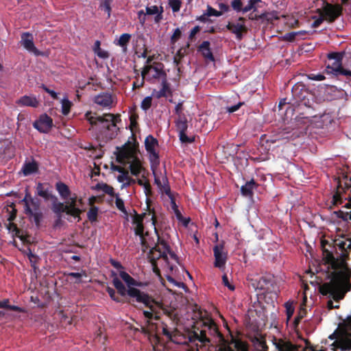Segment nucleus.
<instances>
[{"mask_svg":"<svg viewBox=\"0 0 351 351\" xmlns=\"http://www.w3.org/2000/svg\"><path fill=\"white\" fill-rule=\"evenodd\" d=\"M325 261L329 265L328 269L333 271L328 275L330 281L319 287V291L323 295H328L336 302L342 300L347 292L351 290V269L344 258H335L331 252L325 250Z\"/></svg>","mask_w":351,"mask_h":351,"instance_id":"nucleus-1","label":"nucleus"},{"mask_svg":"<svg viewBox=\"0 0 351 351\" xmlns=\"http://www.w3.org/2000/svg\"><path fill=\"white\" fill-rule=\"evenodd\" d=\"M84 116L90 125L88 130L94 132L97 139L101 138L107 142L115 138L118 135L119 128L117 123L121 122L119 114L105 113L103 116L94 117L92 116V112L88 111Z\"/></svg>","mask_w":351,"mask_h":351,"instance_id":"nucleus-2","label":"nucleus"},{"mask_svg":"<svg viewBox=\"0 0 351 351\" xmlns=\"http://www.w3.org/2000/svg\"><path fill=\"white\" fill-rule=\"evenodd\" d=\"M205 328H208V335L218 337L221 341L224 339L214 320L210 317H207L197 322L193 325L192 330H188L186 335L188 342L192 345L194 344L196 347H198V342L201 343L200 347L209 343L210 341L206 335ZM197 350L198 351V348H197Z\"/></svg>","mask_w":351,"mask_h":351,"instance_id":"nucleus-3","label":"nucleus"},{"mask_svg":"<svg viewBox=\"0 0 351 351\" xmlns=\"http://www.w3.org/2000/svg\"><path fill=\"white\" fill-rule=\"evenodd\" d=\"M293 97V111L295 119H308L313 117L311 113L313 95L302 84H295L291 90Z\"/></svg>","mask_w":351,"mask_h":351,"instance_id":"nucleus-4","label":"nucleus"},{"mask_svg":"<svg viewBox=\"0 0 351 351\" xmlns=\"http://www.w3.org/2000/svg\"><path fill=\"white\" fill-rule=\"evenodd\" d=\"M119 276L127 285L128 287V295L132 298L133 301L141 303L144 306L149 305L150 302L153 303L152 297L151 295L134 287L139 286L140 283L126 271H121L119 272Z\"/></svg>","mask_w":351,"mask_h":351,"instance_id":"nucleus-5","label":"nucleus"},{"mask_svg":"<svg viewBox=\"0 0 351 351\" xmlns=\"http://www.w3.org/2000/svg\"><path fill=\"white\" fill-rule=\"evenodd\" d=\"M22 202L24 204V213L29 221L34 223L37 228H39L43 218V213L40 210V199L32 197L27 190Z\"/></svg>","mask_w":351,"mask_h":351,"instance_id":"nucleus-6","label":"nucleus"},{"mask_svg":"<svg viewBox=\"0 0 351 351\" xmlns=\"http://www.w3.org/2000/svg\"><path fill=\"white\" fill-rule=\"evenodd\" d=\"M153 303L145 306L149 310H144L143 314L145 318L154 319L158 321L160 319L162 313L166 315L171 320L175 322L178 319L176 310L171 307L165 306L162 302H158L152 298Z\"/></svg>","mask_w":351,"mask_h":351,"instance_id":"nucleus-7","label":"nucleus"},{"mask_svg":"<svg viewBox=\"0 0 351 351\" xmlns=\"http://www.w3.org/2000/svg\"><path fill=\"white\" fill-rule=\"evenodd\" d=\"M344 52H332L328 55V62L326 66V71L337 76H351V71L345 69L342 66V59Z\"/></svg>","mask_w":351,"mask_h":351,"instance_id":"nucleus-8","label":"nucleus"},{"mask_svg":"<svg viewBox=\"0 0 351 351\" xmlns=\"http://www.w3.org/2000/svg\"><path fill=\"white\" fill-rule=\"evenodd\" d=\"M134 143L128 141L122 147L119 149V153L117 156V161L121 164H125L126 160L133 159L136 156V139L132 134Z\"/></svg>","mask_w":351,"mask_h":351,"instance_id":"nucleus-9","label":"nucleus"},{"mask_svg":"<svg viewBox=\"0 0 351 351\" xmlns=\"http://www.w3.org/2000/svg\"><path fill=\"white\" fill-rule=\"evenodd\" d=\"M176 130L178 132V137L182 143L190 144L195 142V136H188L186 131L188 130V121L185 116H180L176 121Z\"/></svg>","mask_w":351,"mask_h":351,"instance_id":"nucleus-10","label":"nucleus"},{"mask_svg":"<svg viewBox=\"0 0 351 351\" xmlns=\"http://www.w3.org/2000/svg\"><path fill=\"white\" fill-rule=\"evenodd\" d=\"M348 195L345 197L346 199H348V202L345 205L347 208H351V178L346 182L343 187L341 184L340 181L338 182V185L335 193L333 195V204H340L342 203L341 195L342 193L347 194Z\"/></svg>","mask_w":351,"mask_h":351,"instance_id":"nucleus-11","label":"nucleus"},{"mask_svg":"<svg viewBox=\"0 0 351 351\" xmlns=\"http://www.w3.org/2000/svg\"><path fill=\"white\" fill-rule=\"evenodd\" d=\"M246 19L244 17H239L237 21L228 22L226 27L232 34H235L236 38L241 40L243 34L247 32V27L245 25Z\"/></svg>","mask_w":351,"mask_h":351,"instance_id":"nucleus-12","label":"nucleus"},{"mask_svg":"<svg viewBox=\"0 0 351 351\" xmlns=\"http://www.w3.org/2000/svg\"><path fill=\"white\" fill-rule=\"evenodd\" d=\"M342 11L343 8L339 4L326 3L322 8V16L328 23H333L342 14Z\"/></svg>","mask_w":351,"mask_h":351,"instance_id":"nucleus-13","label":"nucleus"},{"mask_svg":"<svg viewBox=\"0 0 351 351\" xmlns=\"http://www.w3.org/2000/svg\"><path fill=\"white\" fill-rule=\"evenodd\" d=\"M164 65L160 62H154L152 65H145L141 71V76L143 78L148 75L150 71H153L152 78L159 79L167 77L166 72L163 69Z\"/></svg>","mask_w":351,"mask_h":351,"instance_id":"nucleus-14","label":"nucleus"},{"mask_svg":"<svg viewBox=\"0 0 351 351\" xmlns=\"http://www.w3.org/2000/svg\"><path fill=\"white\" fill-rule=\"evenodd\" d=\"M213 253L215 256L214 266L220 269H223L228 259V253L225 251L223 243L215 245Z\"/></svg>","mask_w":351,"mask_h":351,"instance_id":"nucleus-15","label":"nucleus"},{"mask_svg":"<svg viewBox=\"0 0 351 351\" xmlns=\"http://www.w3.org/2000/svg\"><path fill=\"white\" fill-rule=\"evenodd\" d=\"M33 126L41 133H48L53 127V119L47 114H43L33 123Z\"/></svg>","mask_w":351,"mask_h":351,"instance_id":"nucleus-16","label":"nucleus"},{"mask_svg":"<svg viewBox=\"0 0 351 351\" xmlns=\"http://www.w3.org/2000/svg\"><path fill=\"white\" fill-rule=\"evenodd\" d=\"M21 45L29 52L34 53L35 56H40L42 53L35 47L34 43V38L32 34L24 32L21 35Z\"/></svg>","mask_w":351,"mask_h":351,"instance_id":"nucleus-17","label":"nucleus"},{"mask_svg":"<svg viewBox=\"0 0 351 351\" xmlns=\"http://www.w3.org/2000/svg\"><path fill=\"white\" fill-rule=\"evenodd\" d=\"M145 325L141 326L140 329H136V330L141 331L145 335L147 336L149 339L152 337L156 339L157 341L158 340L157 336V326L155 323L152 322V320L153 319L146 318Z\"/></svg>","mask_w":351,"mask_h":351,"instance_id":"nucleus-18","label":"nucleus"},{"mask_svg":"<svg viewBox=\"0 0 351 351\" xmlns=\"http://www.w3.org/2000/svg\"><path fill=\"white\" fill-rule=\"evenodd\" d=\"M147 257L149 262H156L157 260L162 258L166 262L168 260L166 250H163L158 246V245H154V246L149 250Z\"/></svg>","mask_w":351,"mask_h":351,"instance_id":"nucleus-19","label":"nucleus"},{"mask_svg":"<svg viewBox=\"0 0 351 351\" xmlns=\"http://www.w3.org/2000/svg\"><path fill=\"white\" fill-rule=\"evenodd\" d=\"M94 102L104 108H110L113 102L112 95L108 92H103L94 97Z\"/></svg>","mask_w":351,"mask_h":351,"instance_id":"nucleus-20","label":"nucleus"},{"mask_svg":"<svg viewBox=\"0 0 351 351\" xmlns=\"http://www.w3.org/2000/svg\"><path fill=\"white\" fill-rule=\"evenodd\" d=\"M197 51L199 52L203 58L209 62H215V59L210 49V43L208 40L203 41L197 47Z\"/></svg>","mask_w":351,"mask_h":351,"instance_id":"nucleus-21","label":"nucleus"},{"mask_svg":"<svg viewBox=\"0 0 351 351\" xmlns=\"http://www.w3.org/2000/svg\"><path fill=\"white\" fill-rule=\"evenodd\" d=\"M161 89L158 91L154 90L153 95L157 98L167 97L172 96L173 92L170 86V84L168 82L167 77L163 78L161 80Z\"/></svg>","mask_w":351,"mask_h":351,"instance_id":"nucleus-22","label":"nucleus"},{"mask_svg":"<svg viewBox=\"0 0 351 351\" xmlns=\"http://www.w3.org/2000/svg\"><path fill=\"white\" fill-rule=\"evenodd\" d=\"M68 208L67 215L75 218H78V221L81 219L80 215L82 210L77 206V197H72L68 203L65 204Z\"/></svg>","mask_w":351,"mask_h":351,"instance_id":"nucleus-23","label":"nucleus"},{"mask_svg":"<svg viewBox=\"0 0 351 351\" xmlns=\"http://www.w3.org/2000/svg\"><path fill=\"white\" fill-rule=\"evenodd\" d=\"M273 284L272 277L268 276H262L258 280H256L252 285L256 289H260L264 291H268Z\"/></svg>","mask_w":351,"mask_h":351,"instance_id":"nucleus-24","label":"nucleus"},{"mask_svg":"<svg viewBox=\"0 0 351 351\" xmlns=\"http://www.w3.org/2000/svg\"><path fill=\"white\" fill-rule=\"evenodd\" d=\"M258 184L254 179L247 182L241 187V193L243 196L252 197L254 195V190L256 189Z\"/></svg>","mask_w":351,"mask_h":351,"instance_id":"nucleus-25","label":"nucleus"},{"mask_svg":"<svg viewBox=\"0 0 351 351\" xmlns=\"http://www.w3.org/2000/svg\"><path fill=\"white\" fill-rule=\"evenodd\" d=\"M147 215L151 216L150 220L152 221V225L155 226L156 217L154 210H149L148 213H145L143 215H139L135 212V215L132 219V223L135 226L143 223V218Z\"/></svg>","mask_w":351,"mask_h":351,"instance_id":"nucleus-26","label":"nucleus"},{"mask_svg":"<svg viewBox=\"0 0 351 351\" xmlns=\"http://www.w3.org/2000/svg\"><path fill=\"white\" fill-rule=\"evenodd\" d=\"M52 211L59 217V220H61L62 213H65L67 215L68 208L66 205L62 202H58V198L52 200Z\"/></svg>","mask_w":351,"mask_h":351,"instance_id":"nucleus-27","label":"nucleus"},{"mask_svg":"<svg viewBox=\"0 0 351 351\" xmlns=\"http://www.w3.org/2000/svg\"><path fill=\"white\" fill-rule=\"evenodd\" d=\"M16 104L19 106H29L33 108L38 107L39 102L35 97L24 95L16 101Z\"/></svg>","mask_w":351,"mask_h":351,"instance_id":"nucleus-28","label":"nucleus"},{"mask_svg":"<svg viewBox=\"0 0 351 351\" xmlns=\"http://www.w3.org/2000/svg\"><path fill=\"white\" fill-rule=\"evenodd\" d=\"M38 171V164L35 160H32V162L25 161L23 164L21 171L25 176L35 173Z\"/></svg>","mask_w":351,"mask_h":351,"instance_id":"nucleus-29","label":"nucleus"},{"mask_svg":"<svg viewBox=\"0 0 351 351\" xmlns=\"http://www.w3.org/2000/svg\"><path fill=\"white\" fill-rule=\"evenodd\" d=\"M276 347L278 351H298L300 346L293 344L291 341H286L280 339L278 343H276Z\"/></svg>","mask_w":351,"mask_h":351,"instance_id":"nucleus-30","label":"nucleus"},{"mask_svg":"<svg viewBox=\"0 0 351 351\" xmlns=\"http://www.w3.org/2000/svg\"><path fill=\"white\" fill-rule=\"evenodd\" d=\"M132 161L129 166L131 173L134 176H138L145 169L142 166L141 162L138 157L131 159Z\"/></svg>","mask_w":351,"mask_h":351,"instance_id":"nucleus-31","label":"nucleus"},{"mask_svg":"<svg viewBox=\"0 0 351 351\" xmlns=\"http://www.w3.org/2000/svg\"><path fill=\"white\" fill-rule=\"evenodd\" d=\"M234 348L237 350H233L229 346L223 345L217 351H248L247 345L240 340H237L234 342Z\"/></svg>","mask_w":351,"mask_h":351,"instance_id":"nucleus-32","label":"nucleus"},{"mask_svg":"<svg viewBox=\"0 0 351 351\" xmlns=\"http://www.w3.org/2000/svg\"><path fill=\"white\" fill-rule=\"evenodd\" d=\"M253 342L256 351H268V346L264 337L261 335L255 337Z\"/></svg>","mask_w":351,"mask_h":351,"instance_id":"nucleus-33","label":"nucleus"},{"mask_svg":"<svg viewBox=\"0 0 351 351\" xmlns=\"http://www.w3.org/2000/svg\"><path fill=\"white\" fill-rule=\"evenodd\" d=\"M56 189L60 197L64 199H67L71 195L69 186L62 182H58L56 184Z\"/></svg>","mask_w":351,"mask_h":351,"instance_id":"nucleus-34","label":"nucleus"},{"mask_svg":"<svg viewBox=\"0 0 351 351\" xmlns=\"http://www.w3.org/2000/svg\"><path fill=\"white\" fill-rule=\"evenodd\" d=\"M303 134V131H298L294 129L291 132L288 128H285L280 132V136L282 139L293 140Z\"/></svg>","mask_w":351,"mask_h":351,"instance_id":"nucleus-35","label":"nucleus"},{"mask_svg":"<svg viewBox=\"0 0 351 351\" xmlns=\"http://www.w3.org/2000/svg\"><path fill=\"white\" fill-rule=\"evenodd\" d=\"M159 190L162 193L166 194L172 202L174 203L173 195L171 193L169 180L166 176H162V186L160 187Z\"/></svg>","mask_w":351,"mask_h":351,"instance_id":"nucleus-36","label":"nucleus"},{"mask_svg":"<svg viewBox=\"0 0 351 351\" xmlns=\"http://www.w3.org/2000/svg\"><path fill=\"white\" fill-rule=\"evenodd\" d=\"M112 284L115 289L117 290L119 294L121 296H125L128 295V289L123 284L121 280L118 277H114L112 280Z\"/></svg>","mask_w":351,"mask_h":351,"instance_id":"nucleus-37","label":"nucleus"},{"mask_svg":"<svg viewBox=\"0 0 351 351\" xmlns=\"http://www.w3.org/2000/svg\"><path fill=\"white\" fill-rule=\"evenodd\" d=\"M95 189L102 191L104 193L114 197L117 193H114V188L106 183H98L95 186Z\"/></svg>","mask_w":351,"mask_h":351,"instance_id":"nucleus-38","label":"nucleus"},{"mask_svg":"<svg viewBox=\"0 0 351 351\" xmlns=\"http://www.w3.org/2000/svg\"><path fill=\"white\" fill-rule=\"evenodd\" d=\"M158 145V142L152 135H149L145 140V147L147 152L155 150V147Z\"/></svg>","mask_w":351,"mask_h":351,"instance_id":"nucleus-39","label":"nucleus"},{"mask_svg":"<svg viewBox=\"0 0 351 351\" xmlns=\"http://www.w3.org/2000/svg\"><path fill=\"white\" fill-rule=\"evenodd\" d=\"M7 228L9 232L14 234V236L19 237L21 241H25V238L23 234H21V230L17 227L16 224L12 223V221L9 222L7 224Z\"/></svg>","mask_w":351,"mask_h":351,"instance_id":"nucleus-40","label":"nucleus"},{"mask_svg":"<svg viewBox=\"0 0 351 351\" xmlns=\"http://www.w3.org/2000/svg\"><path fill=\"white\" fill-rule=\"evenodd\" d=\"M154 232L156 234L157 236V242L154 243V245H158L159 247L163 250H169V245L167 243V242L165 240L164 238H162L159 234L157 228H156V226H154Z\"/></svg>","mask_w":351,"mask_h":351,"instance_id":"nucleus-41","label":"nucleus"},{"mask_svg":"<svg viewBox=\"0 0 351 351\" xmlns=\"http://www.w3.org/2000/svg\"><path fill=\"white\" fill-rule=\"evenodd\" d=\"M258 4H254V8L252 10V12L249 14V19L250 20H259L264 19L266 16L265 13H259L258 11Z\"/></svg>","mask_w":351,"mask_h":351,"instance_id":"nucleus-42","label":"nucleus"},{"mask_svg":"<svg viewBox=\"0 0 351 351\" xmlns=\"http://www.w3.org/2000/svg\"><path fill=\"white\" fill-rule=\"evenodd\" d=\"M131 38V35L128 33L123 34L120 36L119 39L117 43V45L126 49L128 43Z\"/></svg>","mask_w":351,"mask_h":351,"instance_id":"nucleus-43","label":"nucleus"},{"mask_svg":"<svg viewBox=\"0 0 351 351\" xmlns=\"http://www.w3.org/2000/svg\"><path fill=\"white\" fill-rule=\"evenodd\" d=\"M98 208L97 206H92L87 213V217L90 222L97 221Z\"/></svg>","mask_w":351,"mask_h":351,"instance_id":"nucleus-44","label":"nucleus"},{"mask_svg":"<svg viewBox=\"0 0 351 351\" xmlns=\"http://www.w3.org/2000/svg\"><path fill=\"white\" fill-rule=\"evenodd\" d=\"M162 334L169 340L173 342L178 343L176 339V335L173 332L169 330L167 325L162 323Z\"/></svg>","mask_w":351,"mask_h":351,"instance_id":"nucleus-45","label":"nucleus"},{"mask_svg":"<svg viewBox=\"0 0 351 351\" xmlns=\"http://www.w3.org/2000/svg\"><path fill=\"white\" fill-rule=\"evenodd\" d=\"M230 5L236 12H243V4L242 0H232Z\"/></svg>","mask_w":351,"mask_h":351,"instance_id":"nucleus-46","label":"nucleus"},{"mask_svg":"<svg viewBox=\"0 0 351 351\" xmlns=\"http://www.w3.org/2000/svg\"><path fill=\"white\" fill-rule=\"evenodd\" d=\"M185 54V49L181 48L177 51L176 56L173 58V62L176 66H178L180 64L181 60L184 57Z\"/></svg>","mask_w":351,"mask_h":351,"instance_id":"nucleus-47","label":"nucleus"},{"mask_svg":"<svg viewBox=\"0 0 351 351\" xmlns=\"http://www.w3.org/2000/svg\"><path fill=\"white\" fill-rule=\"evenodd\" d=\"M168 4L173 12H178L180 10L182 0H169Z\"/></svg>","mask_w":351,"mask_h":351,"instance_id":"nucleus-48","label":"nucleus"},{"mask_svg":"<svg viewBox=\"0 0 351 351\" xmlns=\"http://www.w3.org/2000/svg\"><path fill=\"white\" fill-rule=\"evenodd\" d=\"M114 197L116 198L115 204L117 208L123 213L127 215L128 212L125 208L124 202L123 199L119 197V195L117 193Z\"/></svg>","mask_w":351,"mask_h":351,"instance_id":"nucleus-49","label":"nucleus"},{"mask_svg":"<svg viewBox=\"0 0 351 351\" xmlns=\"http://www.w3.org/2000/svg\"><path fill=\"white\" fill-rule=\"evenodd\" d=\"M39 196L43 197L45 200L56 199V196L52 194V192L49 189H45L43 191L39 193Z\"/></svg>","mask_w":351,"mask_h":351,"instance_id":"nucleus-50","label":"nucleus"},{"mask_svg":"<svg viewBox=\"0 0 351 351\" xmlns=\"http://www.w3.org/2000/svg\"><path fill=\"white\" fill-rule=\"evenodd\" d=\"M71 102L66 99H62V113L64 115H67L71 110Z\"/></svg>","mask_w":351,"mask_h":351,"instance_id":"nucleus-51","label":"nucleus"},{"mask_svg":"<svg viewBox=\"0 0 351 351\" xmlns=\"http://www.w3.org/2000/svg\"><path fill=\"white\" fill-rule=\"evenodd\" d=\"M152 104V97L150 96H147L143 99L141 104V107L143 110L147 111L151 108Z\"/></svg>","mask_w":351,"mask_h":351,"instance_id":"nucleus-52","label":"nucleus"},{"mask_svg":"<svg viewBox=\"0 0 351 351\" xmlns=\"http://www.w3.org/2000/svg\"><path fill=\"white\" fill-rule=\"evenodd\" d=\"M285 307L286 308V315L287 317V319H289L293 315L294 310H295L294 307L293 306L292 302H287L285 304Z\"/></svg>","mask_w":351,"mask_h":351,"instance_id":"nucleus-53","label":"nucleus"},{"mask_svg":"<svg viewBox=\"0 0 351 351\" xmlns=\"http://www.w3.org/2000/svg\"><path fill=\"white\" fill-rule=\"evenodd\" d=\"M106 291L109 294L110 298L112 300H114L117 302H122V300L120 298V297H119L116 295V292H115L114 289H113L112 288L108 287L106 288Z\"/></svg>","mask_w":351,"mask_h":351,"instance_id":"nucleus-54","label":"nucleus"},{"mask_svg":"<svg viewBox=\"0 0 351 351\" xmlns=\"http://www.w3.org/2000/svg\"><path fill=\"white\" fill-rule=\"evenodd\" d=\"M262 3L261 0H250L247 5L243 7V12L246 13L251 11L254 8V4H258Z\"/></svg>","mask_w":351,"mask_h":351,"instance_id":"nucleus-55","label":"nucleus"},{"mask_svg":"<svg viewBox=\"0 0 351 351\" xmlns=\"http://www.w3.org/2000/svg\"><path fill=\"white\" fill-rule=\"evenodd\" d=\"M141 244L142 246V250L145 252L149 248H152L154 243H149L145 239V236L140 237Z\"/></svg>","mask_w":351,"mask_h":351,"instance_id":"nucleus-56","label":"nucleus"},{"mask_svg":"<svg viewBox=\"0 0 351 351\" xmlns=\"http://www.w3.org/2000/svg\"><path fill=\"white\" fill-rule=\"evenodd\" d=\"M206 12L207 16H220L222 15V12H219L218 10L214 9L209 5H207V10Z\"/></svg>","mask_w":351,"mask_h":351,"instance_id":"nucleus-57","label":"nucleus"},{"mask_svg":"<svg viewBox=\"0 0 351 351\" xmlns=\"http://www.w3.org/2000/svg\"><path fill=\"white\" fill-rule=\"evenodd\" d=\"M134 233L136 235L139 236V237L148 235L147 232L144 234L143 223L135 226Z\"/></svg>","mask_w":351,"mask_h":351,"instance_id":"nucleus-58","label":"nucleus"},{"mask_svg":"<svg viewBox=\"0 0 351 351\" xmlns=\"http://www.w3.org/2000/svg\"><path fill=\"white\" fill-rule=\"evenodd\" d=\"M342 350H351V339L346 338L339 341Z\"/></svg>","mask_w":351,"mask_h":351,"instance_id":"nucleus-59","label":"nucleus"},{"mask_svg":"<svg viewBox=\"0 0 351 351\" xmlns=\"http://www.w3.org/2000/svg\"><path fill=\"white\" fill-rule=\"evenodd\" d=\"M181 36H182L181 30L179 28H176L174 30L172 36H171V43L172 44L176 43L181 38Z\"/></svg>","mask_w":351,"mask_h":351,"instance_id":"nucleus-60","label":"nucleus"},{"mask_svg":"<svg viewBox=\"0 0 351 351\" xmlns=\"http://www.w3.org/2000/svg\"><path fill=\"white\" fill-rule=\"evenodd\" d=\"M149 154V158L152 162L156 163V165L159 164V155L155 150L151 151L148 152Z\"/></svg>","mask_w":351,"mask_h":351,"instance_id":"nucleus-61","label":"nucleus"},{"mask_svg":"<svg viewBox=\"0 0 351 351\" xmlns=\"http://www.w3.org/2000/svg\"><path fill=\"white\" fill-rule=\"evenodd\" d=\"M110 3L108 0H104L103 3L101 5V9H103L108 14V17L110 16L111 7Z\"/></svg>","mask_w":351,"mask_h":351,"instance_id":"nucleus-62","label":"nucleus"},{"mask_svg":"<svg viewBox=\"0 0 351 351\" xmlns=\"http://www.w3.org/2000/svg\"><path fill=\"white\" fill-rule=\"evenodd\" d=\"M160 10L156 5L147 6L146 7V14L148 15H154L157 14Z\"/></svg>","mask_w":351,"mask_h":351,"instance_id":"nucleus-63","label":"nucleus"},{"mask_svg":"<svg viewBox=\"0 0 351 351\" xmlns=\"http://www.w3.org/2000/svg\"><path fill=\"white\" fill-rule=\"evenodd\" d=\"M222 282L224 286L227 287L230 290H234V286L230 283L228 278L226 274L222 276Z\"/></svg>","mask_w":351,"mask_h":351,"instance_id":"nucleus-64","label":"nucleus"}]
</instances>
